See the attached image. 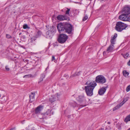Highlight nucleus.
<instances>
[{"label":"nucleus","mask_w":130,"mask_h":130,"mask_svg":"<svg viewBox=\"0 0 130 130\" xmlns=\"http://www.w3.org/2000/svg\"><path fill=\"white\" fill-rule=\"evenodd\" d=\"M105 85V87H102L99 90L98 93L100 95H103L106 91L107 89L108 88V85L106 84Z\"/></svg>","instance_id":"1a4fd4ad"},{"label":"nucleus","mask_w":130,"mask_h":130,"mask_svg":"<svg viewBox=\"0 0 130 130\" xmlns=\"http://www.w3.org/2000/svg\"><path fill=\"white\" fill-rule=\"evenodd\" d=\"M117 34L116 33H115L114 34V35L113 37L112 36L111 37V39H115L116 40V38L117 37Z\"/></svg>","instance_id":"393cba45"},{"label":"nucleus","mask_w":130,"mask_h":130,"mask_svg":"<svg viewBox=\"0 0 130 130\" xmlns=\"http://www.w3.org/2000/svg\"><path fill=\"white\" fill-rule=\"evenodd\" d=\"M116 40L115 39H111L110 40V42L111 44H115V42L116 41Z\"/></svg>","instance_id":"a878e982"},{"label":"nucleus","mask_w":130,"mask_h":130,"mask_svg":"<svg viewBox=\"0 0 130 130\" xmlns=\"http://www.w3.org/2000/svg\"><path fill=\"white\" fill-rule=\"evenodd\" d=\"M128 26V25L122 22L119 21L116 22L115 29L117 31L121 32L125 29Z\"/></svg>","instance_id":"7ed1b4c3"},{"label":"nucleus","mask_w":130,"mask_h":130,"mask_svg":"<svg viewBox=\"0 0 130 130\" xmlns=\"http://www.w3.org/2000/svg\"><path fill=\"white\" fill-rule=\"evenodd\" d=\"M57 28L59 33H67L68 34H73L74 28L72 25L70 23H60L58 24Z\"/></svg>","instance_id":"f257e3e1"},{"label":"nucleus","mask_w":130,"mask_h":130,"mask_svg":"<svg viewBox=\"0 0 130 130\" xmlns=\"http://www.w3.org/2000/svg\"><path fill=\"white\" fill-rule=\"evenodd\" d=\"M38 38V37H36V36L33 37L31 38L32 41H35V40H36V39Z\"/></svg>","instance_id":"cd10ccee"},{"label":"nucleus","mask_w":130,"mask_h":130,"mask_svg":"<svg viewBox=\"0 0 130 130\" xmlns=\"http://www.w3.org/2000/svg\"><path fill=\"white\" fill-rule=\"evenodd\" d=\"M122 12L127 15H129L130 14V7H125L123 9Z\"/></svg>","instance_id":"9b49d317"},{"label":"nucleus","mask_w":130,"mask_h":130,"mask_svg":"<svg viewBox=\"0 0 130 130\" xmlns=\"http://www.w3.org/2000/svg\"><path fill=\"white\" fill-rule=\"evenodd\" d=\"M42 34L41 31L39 29H37L35 32V36L36 37H39Z\"/></svg>","instance_id":"dca6fc26"},{"label":"nucleus","mask_w":130,"mask_h":130,"mask_svg":"<svg viewBox=\"0 0 130 130\" xmlns=\"http://www.w3.org/2000/svg\"><path fill=\"white\" fill-rule=\"evenodd\" d=\"M23 38H24V37H25V36H23Z\"/></svg>","instance_id":"864d4df0"},{"label":"nucleus","mask_w":130,"mask_h":130,"mask_svg":"<svg viewBox=\"0 0 130 130\" xmlns=\"http://www.w3.org/2000/svg\"><path fill=\"white\" fill-rule=\"evenodd\" d=\"M129 56V54L127 53L125 54L124 55V58H126Z\"/></svg>","instance_id":"f704fd0d"},{"label":"nucleus","mask_w":130,"mask_h":130,"mask_svg":"<svg viewBox=\"0 0 130 130\" xmlns=\"http://www.w3.org/2000/svg\"><path fill=\"white\" fill-rule=\"evenodd\" d=\"M123 74L124 76L126 77L129 74V73L126 71V70H124L123 71Z\"/></svg>","instance_id":"4be33fe9"},{"label":"nucleus","mask_w":130,"mask_h":130,"mask_svg":"<svg viewBox=\"0 0 130 130\" xmlns=\"http://www.w3.org/2000/svg\"><path fill=\"white\" fill-rule=\"evenodd\" d=\"M87 86L85 87L86 93L87 96H91L93 94V91L97 84L95 81L90 82L87 81L85 84Z\"/></svg>","instance_id":"f03ea898"},{"label":"nucleus","mask_w":130,"mask_h":130,"mask_svg":"<svg viewBox=\"0 0 130 130\" xmlns=\"http://www.w3.org/2000/svg\"><path fill=\"white\" fill-rule=\"evenodd\" d=\"M9 130H16L14 128H12Z\"/></svg>","instance_id":"a18cd8bd"},{"label":"nucleus","mask_w":130,"mask_h":130,"mask_svg":"<svg viewBox=\"0 0 130 130\" xmlns=\"http://www.w3.org/2000/svg\"><path fill=\"white\" fill-rule=\"evenodd\" d=\"M103 54L104 55L105 54H106V52L105 51H104L103 53Z\"/></svg>","instance_id":"37998d69"},{"label":"nucleus","mask_w":130,"mask_h":130,"mask_svg":"<svg viewBox=\"0 0 130 130\" xmlns=\"http://www.w3.org/2000/svg\"><path fill=\"white\" fill-rule=\"evenodd\" d=\"M43 106L39 105L37 107L35 110V112L36 114H39L41 110L43 109Z\"/></svg>","instance_id":"ddd939ff"},{"label":"nucleus","mask_w":130,"mask_h":130,"mask_svg":"<svg viewBox=\"0 0 130 130\" xmlns=\"http://www.w3.org/2000/svg\"><path fill=\"white\" fill-rule=\"evenodd\" d=\"M45 76V75L44 74H42L41 75L40 77L42 78L43 79L44 78Z\"/></svg>","instance_id":"c9c22d12"},{"label":"nucleus","mask_w":130,"mask_h":130,"mask_svg":"<svg viewBox=\"0 0 130 130\" xmlns=\"http://www.w3.org/2000/svg\"><path fill=\"white\" fill-rule=\"evenodd\" d=\"M43 79L42 78L40 77L39 79V80H40V81L39 82V83L40 82L42 81L43 80Z\"/></svg>","instance_id":"79ce46f5"},{"label":"nucleus","mask_w":130,"mask_h":130,"mask_svg":"<svg viewBox=\"0 0 130 130\" xmlns=\"http://www.w3.org/2000/svg\"><path fill=\"white\" fill-rule=\"evenodd\" d=\"M95 81L100 84L103 85L106 82V80L105 78L103 75H100L96 77Z\"/></svg>","instance_id":"39448f33"},{"label":"nucleus","mask_w":130,"mask_h":130,"mask_svg":"<svg viewBox=\"0 0 130 130\" xmlns=\"http://www.w3.org/2000/svg\"><path fill=\"white\" fill-rule=\"evenodd\" d=\"M118 128L119 129H121V126L120 125H118Z\"/></svg>","instance_id":"58836bf2"},{"label":"nucleus","mask_w":130,"mask_h":130,"mask_svg":"<svg viewBox=\"0 0 130 130\" xmlns=\"http://www.w3.org/2000/svg\"><path fill=\"white\" fill-rule=\"evenodd\" d=\"M81 73V72L80 71L78 72H76L70 76V78L78 76L80 75Z\"/></svg>","instance_id":"a211bd4d"},{"label":"nucleus","mask_w":130,"mask_h":130,"mask_svg":"<svg viewBox=\"0 0 130 130\" xmlns=\"http://www.w3.org/2000/svg\"><path fill=\"white\" fill-rule=\"evenodd\" d=\"M86 106V105H80L79 106V108L78 109H79L80 108L83 107H84L85 106Z\"/></svg>","instance_id":"72a5a7b5"},{"label":"nucleus","mask_w":130,"mask_h":130,"mask_svg":"<svg viewBox=\"0 0 130 130\" xmlns=\"http://www.w3.org/2000/svg\"><path fill=\"white\" fill-rule=\"evenodd\" d=\"M123 100L126 102L128 100V98H124Z\"/></svg>","instance_id":"4c0bfd02"},{"label":"nucleus","mask_w":130,"mask_h":130,"mask_svg":"<svg viewBox=\"0 0 130 130\" xmlns=\"http://www.w3.org/2000/svg\"><path fill=\"white\" fill-rule=\"evenodd\" d=\"M126 102L124 100H123L121 103H120V104H120V105H121V106H122V105H123Z\"/></svg>","instance_id":"c85d7f7f"},{"label":"nucleus","mask_w":130,"mask_h":130,"mask_svg":"<svg viewBox=\"0 0 130 130\" xmlns=\"http://www.w3.org/2000/svg\"><path fill=\"white\" fill-rule=\"evenodd\" d=\"M76 100L79 103L85 104L86 102V98L84 94L78 95L76 98Z\"/></svg>","instance_id":"0eeeda50"},{"label":"nucleus","mask_w":130,"mask_h":130,"mask_svg":"<svg viewBox=\"0 0 130 130\" xmlns=\"http://www.w3.org/2000/svg\"><path fill=\"white\" fill-rule=\"evenodd\" d=\"M124 121L126 123L130 121V114L127 116L124 119Z\"/></svg>","instance_id":"aec40b11"},{"label":"nucleus","mask_w":130,"mask_h":130,"mask_svg":"<svg viewBox=\"0 0 130 130\" xmlns=\"http://www.w3.org/2000/svg\"><path fill=\"white\" fill-rule=\"evenodd\" d=\"M68 38V36L64 34H60L58 36L57 41L61 44L64 43Z\"/></svg>","instance_id":"423d86ee"},{"label":"nucleus","mask_w":130,"mask_h":130,"mask_svg":"<svg viewBox=\"0 0 130 130\" xmlns=\"http://www.w3.org/2000/svg\"><path fill=\"white\" fill-rule=\"evenodd\" d=\"M21 34V33H19V35H20Z\"/></svg>","instance_id":"5fc2aeb1"},{"label":"nucleus","mask_w":130,"mask_h":130,"mask_svg":"<svg viewBox=\"0 0 130 130\" xmlns=\"http://www.w3.org/2000/svg\"><path fill=\"white\" fill-rule=\"evenodd\" d=\"M64 76L65 77H68V75H67V74H65L64 75Z\"/></svg>","instance_id":"c03bdc74"},{"label":"nucleus","mask_w":130,"mask_h":130,"mask_svg":"<svg viewBox=\"0 0 130 130\" xmlns=\"http://www.w3.org/2000/svg\"><path fill=\"white\" fill-rule=\"evenodd\" d=\"M101 129L102 130H104V129L103 128H101Z\"/></svg>","instance_id":"8fccbe9b"},{"label":"nucleus","mask_w":130,"mask_h":130,"mask_svg":"<svg viewBox=\"0 0 130 130\" xmlns=\"http://www.w3.org/2000/svg\"><path fill=\"white\" fill-rule=\"evenodd\" d=\"M57 19L60 21L64 20H69V17L65 16L62 15H59L57 17Z\"/></svg>","instance_id":"9d476101"},{"label":"nucleus","mask_w":130,"mask_h":130,"mask_svg":"<svg viewBox=\"0 0 130 130\" xmlns=\"http://www.w3.org/2000/svg\"><path fill=\"white\" fill-rule=\"evenodd\" d=\"M55 59V57L54 56H53L52 58V61H53Z\"/></svg>","instance_id":"ea45409f"},{"label":"nucleus","mask_w":130,"mask_h":130,"mask_svg":"<svg viewBox=\"0 0 130 130\" xmlns=\"http://www.w3.org/2000/svg\"><path fill=\"white\" fill-rule=\"evenodd\" d=\"M113 45H110L107 49V51L109 52L112 51L113 48Z\"/></svg>","instance_id":"6ab92c4d"},{"label":"nucleus","mask_w":130,"mask_h":130,"mask_svg":"<svg viewBox=\"0 0 130 130\" xmlns=\"http://www.w3.org/2000/svg\"><path fill=\"white\" fill-rule=\"evenodd\" d=\"M110 122H107V123H108V124H110Z\"/></svg>","instance_id":"09e8293b"},{"label":"nucleus","mask_w":130,"mask_h":130,"mask_svg":"<svg viewBox=\"0 0 130 130\" xmlns=\"http://www.w3.org/2000/svg\"><path fill=\"white\" fill-rule=\"evenodd\" d=\"M40 117H42V116L41 115H40Z\"/></svg>","instance_id":"3c124183"},{"label":"nucleus","mask_w":130,"mask_h":130,"mask_svg":"<svg viewBox=\"0 0 130 130\" xmlns=\"http://www.w3.org/2000/svg\"><path fill=\"white\" fill-rule=\"evenodd\" d=\"M88 17L86 15L83 17V21H85L86 20H87L88 19Z\"/></svg>","instance_id":"2f4dec72"},{"label":"nucleus","mask_w":130,"mask_h":130,"mask_svg":"<svg viewBox=\"0 0 130 130\" xmlns=\"http://www.w3.org/2000/svg\"><path fill=\"white\" fill-rule=\"evenodd\" d=\"M49 27L48 28V31L46 32V35L47 37L51 38L56 32V28L54 26H49Z\"/></svg>","instance_id":"20e7f679"},{"label":"nucleus","mask_w":130,"mask_h":130,"mask_svg":"<svg viewBox=\"0 0 130 130\" xmlns=\"http://www.w3.org/2000/svg\"><path fill=\"white\" fill-rule=\"evenodd\" d=\"M31 94L29 95L30 98L29 101L30 102H32L33 101H34L35 100L34 96L35 93L34 92H31Z\"/></svg>","instance_id":"2eb2a0df"},{"label":"nucleus","mask_w":130,"mask_h":130,"mask_svg":"<svg viewBox=\"0 0 130 130\" xmlns=\"http://www.w3.org/2000/svg\"><path fill=\"white\" fill-rule=\"evenodd\" d=\"M6 37L8 38H12V37L9 34H6Z\"/></svg>","instance_id":"473e14b6"},{"label":"nucleus","mask_w":130,"mask_h":130,"mask_svg":"<svg viewBox=\"0 0 130 130\" xmlns=\"http://www.w3.org/2000/svg\"><path fill=\"white\" fill-rule=\"evenodd\" d=\"M126 102L124 100H123L121 103H120V104H120V105H121V106H122V105H123Z\"/></svg>","instance_id":"c756f323"},{"label":"nucleus","mask_w":130,"mask_h":130,"mask_svg":"<svg viewBox=\"0 0 130 130\" xmlns=\"http://www.w3.org/2000/svg\"><path fill=\"white\" fill-rule=\"evenodd\" d=\"M127 64L128 65L130 66V60H129L128 62H127Z\"/></svg>","instance_id":"a19ab883"},{"label":"nucleus","mask_w":130,"mask_h":130,"mask_svg":"<svg viewBox=\"0 0 130 130\" xmlns=\"http://www.w3.org/2000/svg\"><path fill=\"white\" fill-rule=\"evenodd\" d=\"M52 111V109H48L45 113L48 116H50L52 115H53L54 114V112L52 111Z\"/></svg>","instance_id":"f3484780"},{"label":"nucleus","mask_w":130,"mask_h":130,"mask_svg":"<svg viewBox=\"0 0 130 130\" xmlns=\"http://www.w3.org/2000/svg\"><path fill=\"white\" fill-rule=\"evenodd\" d=\"M32 75L31 74H28V75H26L24 76L23 77L24 78H29V77H32Z\"/></svg>","instance_id":"5701e85b"},{"label":"nucleus","mask_w":130,"mask_h":130,"mask_svg":"<svg viewBox=\"0 0 130 130\" xmlns=\"http://www.w3.org/2000/svg\"><path fill=\"white\" fill-rule=\"evenodd\" d=\"M5 69L7 71H9L10 70L9 68L8 67V66H6L5 67Z\"/></svg>","instance_id":"e433bc0d"},{"label":"nucleus","mask_w":130,"mask_h":130,"mask_svg":"<svg viewBox=\"0 0 130 130\" xmlns=\"http://www.w3.org/2000/svg\"><path fill=\"white\" fill-rule=\"evenodd\" d=\"M121 106L119 104H118L116 107H115L113 108V111H115L116 110L118 109Z\"/></svg>","instance_id":"412c9836"},{"label":"nucleus","mask_w":130,"mask_h":130,"mask_svg":"<svg viewBox=\"0 0 130 130\" xmlns=\"http://www.w3.org/2000/svg\"><path fill=\"white\" fill-rule=\"evenodd\" d=\"M48 116L45 113L43 114H39L38 116L39 118L41 119H46Z\"/></svg>","instance_id":"4468645a"},{"label":"nucleus","mask_w":130,"mask_h":130,"mask_svg":"<svg viewBox=\"0 0 130 130\" xmlns=\"http://www.w3.org/2000/svg\"><path fill=\"white\" fill-rule=\"evenodd\" d=\"M127 130H130V128Z\"/></svg>","instance_id":"603ef678"},{"label":"nucleus","mask_w":130,"mask_h":130,"mask_svg":"<svg viewBox=\"0 0 130 130\" xmlns=\"http://www.w3.org/2000/svg\"><path fill=\"white\" fill-rule=\"evenodd\" d=\"M25 61L27 62H28L29 60L28 59H26L25 60Z\"/></svg>","instance_id":"49530a36"},{"label":"nucleus","mask_w":130,"mask_h":130,"mask_svg":"<svg viewBox=\"0 0 130 130\" xmlns=\"http://www.w3.org/2000/svg\"><path fill=\"white\" fill-rule=\"evenodd\" d=\"M128 15L123 13L119 15V19L122 21L130 22V17Z\"/></svg>","instance_id":"6e6552de"},{"label":"nucleus","mask_w":130,"mask_h":130,"mask_svg":"<svg viewBox=\"0 0 130 130\" xmlns=\"http://www.w3.org/2000/svg\"><path fill=\"white\" fill-rule=\"evenodd\" d=\"M107 128H106L105 129V130H107Z\"/></svg>","instance_id":"6e6d98bb"},{"label":"nucleus","mask_w":130,"mask_h":130,"mask_svg":"<svg viewBox=\"0 0 130 130\" xmlns=\"http://www.w3.org/2000/svg\"><path fill=\"white\" fill-rule=\"evenodd\" d=\"M58 97L57 96L55 95H52L50 98L49 101L52 103L57 100H58Z\"/></svg>","instance_id":"f8f14e48"},{"label":"nucleus","mask_w":130,"mask_h":130,"mask_svg":"<svg viewBox=\"0 0 130 130\" xmlns=\"http://www.w3.org/2000/svg\"><path fill=\"white\" fill-rule=\"evenodd\" d=\"M130 90V85L128 86L126 88V91L127 92H128Z\"/></svg>","instance_id":"7c9ffc66"},{"label":"nucleus","mask_w":130,"mask_h":130,"mask_svg":"<svg viewBox=\"0 0 130 130\" xmlns=\"http://www.w3.org/2000/svg\"><path fill=\"white\" fill-rule=\"evenodd\" d=\"M67 10L66 11V14L67 15H69V11H70V9H69L68 8H67Z\"/></svg>","instance_id":"bb28decb"},{"label":"nucleus","mask_w":130,"mask_h":130,"mask_svg":"<svg viewBox=\"0 0 130 130\" xmlns=\"http://www.w3.org/2000/svg\"><path fill=\"white\" fill-rule=\"evenodd\" d=\"M75 106L76 107L77 106V104L76 103H75Z\"/></svg>","instance_id":"de8ad7c7"},{"label":"nucleus","mask_w":130,"mask_h":130,"mask_svg":"<svg viewBox=\"0 0 130 130\" xmlns=\"http://www.w3.org/2000/svg\"><path fill=\"white\" fill-rule=\"evenodd\" d=\"M23 28L24 29H29V27L27 24H25L23 25Z\"/></svg>","instance_id":"b1692460"}]
</instances>
